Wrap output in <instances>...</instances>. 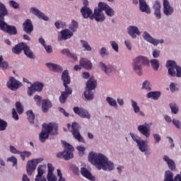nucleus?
Returning <instances> with one entry per match:
<instances>
[{"label": "nucleus", "instance_id": "603ef678", "mask_svg": "<svg viewBox=\"0 0 181 181\" xmlns=\"http://www.w3.org/2000/svg\"><path fill=\"white\" fill-rule=\"evenodd\" d=\"M34 100L36 103L37 105H41L42 104V97H40L39 95H36L34 96Z\"/></svg>", "mask_w": 181, "mask_h": 181}, {"label": "nucleus", "instance_id": "09e8293b", "mask_svg": "<svg viewBox=\"0 0 181 181\" xmlns=\"http://www.w3.org/2000/svg\"><path fill=\"white\" fill-rule=\"evenodd\" d=\"M6 127H8L6 121L0 119V131H5V129H6Z\"/></svg>", "mask_w": 181, "mask_h": 181}, {"label": "nucleus", "instance_id": "774afa93", "mask_svg": "<svg viewBox=\"0 0 181 181\" xmlns=\"http://www.w3.org/2000/svg\"><path fill=\"white\" fill-rule=\"evenodd\" d=\"M43 47L46 50L47 53H52V52H53V49L52 48V45H45Z\"/></svg>", "mask_w": 181, "mask_h": 181}, {"label": "nucleus", "instance_id": "ea45409f", "mask_svg": "<svg viewBox=\"0 0 181 181\" xmlns=\"http://www.w3.org/2000/svg\"><path fill=\"white\" fill-rule=\"evenodd\" d=\"M150 63L151 64V67H153L155 71L159 69V61L158 59H151Z\"/></svg>", "mask_w": 181, "mask_h": 181}, {"label": "nucleus", "instance_id": "39448f33", "mask_svg": "<svg viewBox=\"0 0 181 181\" xmlns=\"http://www.w3.org/2000/svg\"><path fill=\"white\" fill-rule=\"evenodd\" d=\"M166 67L168 69V74L171 77H181V67L177 66V64L175 61L168 60L166 63ZM176 70V71H175Z\"/></svg>", "mask_w": 181, "mask_h": 181}, {"label": "nucleus", "instance_id": "9b49d317", "mask_svg": "<svg viewBox=\"0 0 181 181\" xmlns=\"http://www.w3.org/2000/svg\"><path fill=\"white\" fill-rule=\"evenodd\" d=\"M138 131L146 138H149L151 136V126L148 123H144V124L139 125L138 127Z\"/></svg>", "mask_w": 181, "mask_h": 181}, {"label": "nucleus", "instance_id": "052dcab7", "mask_svg": "<svg viewBox=\"0 0 181 181\" xmlns=\"http://www.w3.org/2000/svg\"><path fill=\"white\" fill-rule=\"evenodd\" d=\"M47 168H48L47 175L53 174V172H54V167H53V165H52V163H48Z\"/></svg>", "mask_w": 181, "mask_h": 181}, {"label": "nucleus", "instance_id": "72a5a7b5", "mask_svg": "<svg viewBox=\"0 0 181 181\" xmlns=\"http://www.w3.org/2000/svg\"><path fill=\"white\" fill-rule=\"evenodd\" d=\"M72 135L76 141H78V142H82V144H84L86 141L84 140V138L82 137L81 134H80V132L78 130H71Z\"/></svg>", "mask_w": 181, "mask_h": 181}, {"label": "nucleus", "instance_id": "a18cd8bd", "mask_svg": "<svg viewBox=\"0 0 181 181\" xmlns=\"http://www.w3.org/2000/svg\"><path fill=\"white\" fill-rule=\"evenodd\" d=\"M132 107L136 114H138V112L141 111V108L138 106V103L134 100H132Z\"/></svg>", "mask_w": 181, "mask_h": 181}, {"label": "nucleus", "instance_id": "69168bd1", "mask_svg": "<svg viewBox=\"0 0 181 181\" xmlns=\"http://www.w3.org/2000/svg\"><path fill=\"white\" fill-rule=\"evenodd\" d=\"M153 139L155 141V144H159V142H160V135L158 134H154Z\"/></svg>", "mask_w": 181, "mask_h": 181}, {"label": "nucleus", "instance_id": "4be33fe9", "mask_svg": "<svg viewBox=\"0 0 181 181\" xmlns=\"http://www.w3.org/2000/svg\"><path fill=\"white\" fill-rule=\"evenodd\" d=\"M97 88V81L94 79L93 76H91L86 82V89L95 90Z\"/></svg>", "mask_w": 181, "mask_h": 181}, {"label": "nucleus", "instance_id": "f03ea898", "mask_svg": "<svg viewBox=\"0 0 181 181\" xmlns=\"http://www.w3.org/2000/svg\"><path fill=\"white\" fill-rule=\"evenodd\" d=\"M62 80L63 81V86L65 87V91L61 93V95L59 96V103H61V104H64L66 101H67L69 95H71L73 93V90L71 88L69 87L68 85L71 83V79L69 75V71L64 70L62 72Z\"/></svg>", "mask_w": 181, "mask_h": 181}, {"label": "nucleus", "instance_id": "bb28decb", "mask_svg": "<svg viewBox=\"0 0 181 181\" xmlns=\"http://www.w3.org/2000/svg\"><path fill=\"white\" fill-rule=\"evenodd\" d=\"M25 42H20L12 48V52L14 53V54H21V53H22V50H23V47H25Z\"/></svg>", "mask_w": 181, "mask_h": 181}, {"label": "nucleus", "instance_id": "1a4fd4ad", "mask_svg": "<svg viewBox=\"0 0 181 181\" xmlns=\"http://www.w3.org/2000/svg\"><path fill=\"white\" fill-rule=\"evenodd\" d=\"M74 114L81 117V118H86L90 119L91 118V115L88 112V111L83 107H74L73 109Z\"/></svg>", "mask_w": 181, "mask_h": 181}, {"label": "nucleus", "instance_id": "bf43d9fd", "mask_svg": "<svg viewBox=\"0 0 181 181\" xmlns=\"http://www.w3.org/2000/svg\"><path fill=\"white\" fill-rule=\"evenodd\" d=\"M9 67V65L8 64V62L3 61L0 64V69H2V70H6Z\"/></svg>", "mask_w": 181, "mask_h": 181}, {"label": "nucleus", "instance_id": "49530a36", "mask_svg": "<svg viewBox=\"0 0 181 181\" xmlns=\"http://www.w3.org/2000/svg\"><path fill=\"white\" fill-rule=\"evenodd\" d=\"M81 43L82 45V47H84L85 50L87 52H91V46L89 45L87 41L81 40Z\"/></svg>", "mask_w": 181, "mask_h": 181}, {"label": "nucleus", "instance_id": "0eeeda50", "mask_svg": "<svg viewBox=\"0 0 181 181\" xmlns=\"http://www.w3.org/2000/svg\"><path fill=\"white\" fill-rule=\"evenodd\" d=\"M0 29L5 32V33H8L10 35H18V30L16 27L14 25H9L5 23V21H1L0 23Z\"/></svg>", "mask_w": 181, "mask_h": 181}, {"label": "nucleus", "instance_id": "338daca9", "mask_svg": "<svg viewBox=\"0 0 181 181\" xmlns=\"http://www.w3.org/2000/svg\"><path fill=\"white\" fill-rule=\"evenodd\" d=\"M132 139H134L135 141V142H136V144H139V142L141 141V138L138 137L137 136H136L135 134H134V133L130 134Z\"/></svg>", "mask_w": 181, "mask_h": 181}, {"label": "nucleus", "instance_id": "cd10ccee", "mask_svg": "<svg viewBox=\"0 0 181 181\" xmlns=\"http://www.w3.org/2000/svg\"><path fill=\"white\" fill-rule=\"evenodd\" d=\"M8 13V10L5 5L2 3H0V23L5 21V16Z\"/></svg>", "mask_w": 181, "mask_h": 181}, {"label": "nucleus", "instance_id": "c03bdc74", "mask_svg": "<svg viewBox=\"0 0 181 181\" xmlns=\"http://www.w3.org/2000/svg\"><path fill=\"white\" fill-rule=\"evenodd\" d=\"M20 155L22 160L25 161V158H30L32 156V153L26 151H21Z\"/></svg>", "mask_w": 181, "mask_h": 181}, {"label": "nucleus", "instance_id": "423d86ee", "mask_svg": "<svg viewBox=\"0 0 181 181\" xmlns=\"http://www.w3.org/2000/svg\"><path fill=\"white\" fill-rule=\"evenodd\" d=\"M62 144L64 145V147L65 148L64 151V159L65 160H69V159H73V151H74V147H73L71 144L66 141H63Z\"/></svg>", "mask_w": 181, "mask_h": 181}, {"label": "nucleus", "instance_id": "e2e57ef3", "mask_svg": "<svg viewBox=\"0 0 181 181\" xmlns=\"http://www.w3.org/2000/svg\"><path fill=\"white\" fill-rule=\"evenodd\" d=\"M12 115L13 119H15L16 121H18V119H19V115H18V112H16V110H15V108L12 109Z\"/></svg>", "mask_w": 181, "mask_h": 181}, {"label": "nucleus", "instance_id": "6e6552de", "mask_svg": "<svg viewBox=\"0 0 181 181\" xmlns=\"http://www.w3.org/2000/svg\"><path fill=\"white\" fill-rule=\"evenodd\" d=\"M43 87H45V86L42 83L35 82L30 87L28 88V95L30 97L33 95V93H36V91L40 93V91L43 90Z\"/></svg>", "mask_w": 181, "mask_h": 181}, {"label": "nucleus", "instance_id": "a878e982", "mask_svg": "<svg viewBox=\"0 0 181 181\" xmlns=\"http://www.w3.org/2000/svg\"><path fill=\"white\" fill-rule=\"evenodd\" d=\"M174 11L175 10L173 8V7H171L170 3H168V4L164 3V4H163V13H164V15H165L166 16H169L170 15H173Z\"/></svg>", "mask_w": 181, "mask_h": 181}, {"label": "nucleus", "instance_id": "473e14b6", "mask_svg": "<svg viewBox=\"0 0 181 181\" xmlns=\"http://www.w3.org/2000/svg\"><path fill=\"white\" fill-rule=\"evenodd\" d=\"M163 160L165 162H167V163L168 165V168H169V169H170V170H176V165L175 164V161H173V160L169 158V157L168 156H164Z\"/></svg>", "mask_w": 181, "mask_h": 181}, {"label": "nucleus", "instance_id": "a19ab883", "mask_svg": "<svg viewBox=\"0 0 181 181\" xmlns=\"http://www.w3.org/2000/svg\"><path fill=\"white\" fill-rule=\"evenodd\" d=\"M78 28V23L76 21H72L71 24L69 25V29L71 30L72 33L76 32Z\"/></svg>", "mask_w": 181, "mask_h": 181}, {"label": "nucleus", "instance_id": "0e129e2a", "mask_svg": "<svg viewBox=\"0 0 181 181\" xmlns=\"http://www.w3.org/2000/svg\"><path fill=\"white\" fill-rule=\"evenodd\" d=\"M100 54L102 57H105L107 56V48L102 47L100 50Z\"/></svg>", "mask_w": 181, "mask_h": 181}, {"label": "nucleus", "instance_id": "ddd939ff", "mask_svg": "<svg viewBox=\"0 0 181 181\" xmlns=\"http://www.w3.org/2000/svg\"><path fill=\"white\" fill-rule=\"evenodd\" d=\"M143 37L144 40H146L149 43H151V45H153L154 46H158L159 43H163V40H161L159 41V40L154 39L148 33V32H144L143 34Z\"/></svg>", "mask_w": 181, "mask_h": 181}, {"label": "nucleus", "instance_id": "412c9836", "mask_svg": "<svg viewBox=\"0 0 181 181\" xmlns=\"http://www.w3.org/2000/svg\"><path fill=\"white\" fill-rule=\"evenodd\" d=\"M153 9L154 10V15L157 19H160V1H159V0L155 1Z\"/></svg>", "mask_w": 181, "mask_h": 181}, {"label": "nucleus", "instance_id": "13d9d810", "mask_svg": "<svg viewBox=\"0 0 181 181\" xmlns=\"http://www.w3.org/2000/svg\"><path fill=\"white\" fill-rule=\"evenodd\" d=\"M10 152H11V153H15L16 155H20L21 153V151L16 149V148H15V146H10Z\"/></svg>", "mask_w": 181, "mask_h": 181}, {"label": "nucleus", "instance_id": "de8ad7c7", "mask_svg": "<svg viewBox=\"0 0 181 181\" xmlns=\"http://www.w3.org/2000/svg\"><path fill=\"white\" fill-rule=\"evenodd\" d=\"M170 108L173 114H176L179 112V108L177 107V105H176V103H170Z\"/></svg>", "mask_w": 181, "mask_h": 181}, {"label": "nucleus", "instance_id": "4d7b16f0", "mask_svg": "<svg viewBox=\"0 0 181 181\" xmlns=\"http://www.w3.org/2000/svg\"><path fill=\"white\" fill-rule=\"evenodd\" d=\"M142 88H145L146 90H148V91H151V86H149V82L148 81H145L143 83Z\"/></svg>", "mask_w": 181, "mask_h": 181}, {"label": "nucleus", "instance_id": "2f4dec72", "mask_svg": "<svg viewBox=\"0 0 181 181\" xmlns=\"http://www.w3.org/2000/svg\"><path fill=\"white\" fill-rule=\"evenodd\" d=\"M23 50L24 52V54H25L28 59H35V54H33V52L30 50V47L28 46L26 43L24 45Z\"/></svg>", "mask_w": 181, "mask_h": 181}, {"label": "nucleus", "instance_id": "3c124183", "mask_svg": "<svg viewBox=\"0 0 181 181\" xmlns=\"http://www.w3.org/2000/svg\"><path fill=\"white\" fill-rule=\"evenodd\" d=\"M172 122L173 125H175V127L177 128V129H180L181 122L180 120H178L177 119H173Z\"/></svg>", "mask_w": 181, "mask_h": 181}, {"label": "nucleus", "instance_id": "6ab92c4d", "mask_svg": "<svg viewBox=\"0 0 181 181\" xmlns=\"http://www.w3.org/2000/svg\"><path fill=\"white\" fill-rule=\"evenodd\" d=\"M30 12L37 16L39 19H42L43 21H49V17H47L45 13H42V11H39V9L32 7L30 8Z\"/></svg>", "mask_w": 181, "mask_h": 181}, {"label": "nucleus", "instance_id": "5701e85b", "mask_svg": "<svg viewBox=\"0 0 181 181\" xmlns=\"http://www.w3.org/2000/svg\"><path fill=\"white\" fill-rule=\"evenodd\" d=\"M128 33L130 35V36L135 39L136 37V35L139 36L141 35V33L139 32V29H138V27L135 26H129L128 28Z\"/></svg>", "mask_w": 181, "mask_h": 181}, {"label": "nucleus", "instance_id": "aec40b11", "mask_svg": "<svg viewBox=\"0 0 181 181\" xmlns=\"http://www.w3.org/2000/svg\"><path fill=\"white\" fill-rule=\"evenodd\" d=\"M81 174L88 180L95 181V177L93 176L91 173L84 167L81 168Z\"/></svg>", "mask_w": 181, "mask_h": 181}, {"label": "nucleus", "instance_id": "393cba45", "mask_svg": "<svg viewBox=\"0 0 181 181\" xmlns=\"http://www.w3.org/2000/svg\"><path fill=\"white\" fill-rule=\"evenodd\" d=\"M46 66L48 69H50L52 71H55L57 73H62V71H63V68H62L60 65L53 63H47Z\"/></svg>", "mask_w": 181, "mask_h": 181}, {"label": "nucleus", "instance_id": "a211bd4d", "mask_svg": "<svg viewBox=\"0 0 181 181\" xmlns=\"http://www.w3.org/2000/svg\"><path fill=\"white\" fill-rule=\"evenodd\" d=\"M61 37H58V40H67V39H70L73 36V32L70 31L69 29H64L61 31Z\"/></svg>", "mask_w": 181, "mask_h": 181}, {"label": "nucleus", "instance_id": "2eb2a0df", "mask_svg": "<svg viewBox=\"0 0 181 181\" xmlns=\"http://www.w3.org/2000/svg\"><path fill=\"white\" fill-rule=\"evenodd\" d=\"M23 30L28 35H31L33 32V24L32 23V21L30 19H27L23 23Z\"/></svg>", "mask_w": 181, "mask_h": 181}, {"label": "nucleus", "instance_id": "5fc2aeb1", "mask_svg": "<svg viewBox=\"0 0 181 181\" xmlns=\"http://www.w3.org/2000/svg\"><path fill=\"white\" fill-rule=\"evenodd\" d=\"M47 179L48 181H57V177H55L54 174H47Z\"/></svg>", "mask_w": 181, "mask_h": 181}, {"label": "nucleus", "instance_id": "b1692460", "mask_svg": "<svg viewBox=\"0 0 181 181\" xmlns=\"http://www.w3.org/2000/svg\"><path fill=\"white\" fill-rule=\"evenodd\" d=\"M139 9L141 12H146V13H151V8H149V6H148L145 0H139Z\"/></svg>", "mask_w": 181, "mask_h": 181}, {"label": "nucleus", "instance_id": "dca6fc26", "mask_svg": "<svg viewBox=\"0 0 181 181\" xmlns=\"http://www.w3.org/2000/svg\"><path fill=\"white\" fill-rule=\"evenodd\" d=\"M98 6H100L102 8V11H105L106 15L107 16H114V13H115V11L108 6V4L104 3V2H99Z\"/></svg>", "mask_w": 181, "mask_h": 181}, {"label": "nucleus", "instance_id": "58836bf2", "mask_svg": "<svg viewBox=\"0 0 181 181\" xmlns=\"http://www.w3.org/2000/svg\"><path fill=\"white\" fill-rule=\"evenodd\" d=\"M45 169H46V166L45 165H40L37 168V175H36L35 179H40V177L43 176V173H45Z\"/></svg>", "mask_w": 181, "mask_h": 181}, {"label": "nucleus", "instance_id": "6e6d98bb", "mask_svg": "<svg viewBox=\"0 0 181 181\" xmlns=\"http://www.w3.org/2000/svg\"><path fill=\"white\" fill-rule=\"evenodd\" d=\"M8 162H11L13 163V166H15V165H17L18 163V159L16 158L11 156L8 158H7Z\"/></svg>", "mask_w": 181, "mask_h": 181}, {"label": "nucleus", "instance_id": "37998d69", "mask_svg": "<svg viewBox=\"0 0 181 181\" xmlns=\"http://www.w3.org/2000/svg\"><path fill=\"white\" fill-rule=\"evenodd\" d=\"M137 145L139 146V148L141 152H146V144H145V141L141 140L137 143Z\"/></svg>", "mask_w": 181, "mask_h": 181}, {"label": "nucleus", "instance_id": "8fccbe9b", "mask_svg": "<svg viewBox=\"0 0 181 181\" xmlns=\"http://www.w3.org/2000/svg\"><path fill=\"white\" fill-rule=\"evenodd\" d=\"M16 108L18 114L21 115L23 113V108L22 107V104H21V102L16 103Z\"/></svg>", "mask_w": 181, "mask_h": 181}, {"label": "nucleus", "instance_id": "f8f14e48", "mask_svg": "<svg viewBox=\"0 0 181 181\" xmlns=\"http://www.w3.org/2000/svg\"><path fill=\"white\" fill-rule=\"evenodd\" d=\"M93 18L97 22H104L105 21V16L103 13V8L101 6H98V8L94 9Z\"/></svg>", "mask_w": 181, "mask_h": 181}, {"label": "nucleus", "instance_id": "c9c22d12", "mask_svg": "<svg viewBox=\"0 0 181 181\" xmlns=\"http://www.w3.org/2000/svg\"><path fill=\"white\" fill-rule=\"evenodd\" d=\"M93 90L91 89H87L84 92V97L86 100H88V101H90V100L94 99V93L92 91Z\"/></svg>", "mask_w": 181, "mask_h": 181}, {"label": "nucleus", "instance_id": "f704fd0d", "mask_svg": "<svg viewBox=\"0 0 181 181\" xmlns=\"http://www.w3.org/2000/svg\"><path fill=\"white\" fill-rule=\"evenodd\" d=\"M160 91H152L149 92L147 94V98H152V100H159V97H160Z\"/></svg>", "mask_w": 181, "mask_h": 181}, {"label": "nucleus", "instance_id": "4c0bfd02", "mask_svg": "<svg viewBox=\"0 0 181 181\" xmlns=\"http://www.w3.org/2000/svg\"><path fill=\"white\" fill-rule=\"evenodd\" d=\"M28 119L30 122V124H35V113H33V111L28 110L27 112Z\"/></svg>", "mask_w": 181, "mask_h": 181}, {"label": "nucleus", "instance_id": "f3484780", "mask_svg": "<svg viewBox=\"0 0 181 181\" xmlns=\"http://www.w3.org/2000/svg\"><path fill=\"white\" fill-rule=\"evenodd\" d=\"M81 13H82V16L85 19H90L93 20L94 19V16H93V11L90 8L84 6L81 9Z\"/></svg>", "mask_w": 181, "mask_h": 181}, {"label": "nucleus", "instance_id": "79ce46f5", "mask_svg": "<svg viewBox=\"0 0 181 181\" xmlns=\"http://www.w3.org/2000/svg\"><path fill=\"white\" fill-rule=\"evenodd\" d=\"M107 103L110 105L111 107H115V108H117V100H114V98L107 97L106 98Z\"/></svg>", "mask_w": 181, "mask_h": 181}, {"label": "nucleus", "instance_id": "7c9ffc66", "mask_svg": "<svg viewBox=\"0 0 181 181\" xmlns=\"http://www.w3.org/2000/svg\"><path fill=\"white\" fill-rule=\"evenodd\" d=\"M99 67H100L101 70L105 71V74L107 75L110 74V73L112 72V70H114V67H112V66H106L105 64L103 62L99 63Z\"/></svg>", "mask_w": 181, "mask_h": 181}, {"label": "nucleus", "instance_id": "c756f323", "mask_svg": "<svg viewBox=\"0 0 181 181\" xmlns=\"http://www.w3.org/2000/svg\"><path fill=\"white\" fill-rule=\"evenodd\" d=\"M52 102L47 99L42 100V110L43 112H47L49 108H52Z\"/></svg>", "mask_w": 181, "mask_h": 181}, {"label": "nucleus", "instance_id": "864d4df0", "mask_svg": "<svg viewBox=\"0 0 181 181\" xmlns=\"http://www.w3.org/2000/svg\"><path fill=\"white\" fill-rule=\"evenodd\" d=\"M110 45L112 46V48L113 49V50H115V52H118V51H119L118 44L117 42H115V41H111Z\"/></svg>", "mask_w": 181, "mask_h": 181}, {"label": "nucleus", "instance_id": "f257e3e1", "mask_svg": "<svg viewBox=\"0 0 181 181\" xmlns=\"http://www.w3.org/2000/svg\"><path fill=\"white\" fill-rule=\"evenodd\" d=\"M88 160L96 166L100 170H112L114 169V163L111 161H108V158L102 153H90L88 155Z\"/></svg>", "mask_w": 181, "mask_h": 181}, {"label": "nucleus", "instance_id": "4468645a", "mask_svg": "<svg viewBox=\"0 0 181 181\" xmlns=\"http://www.w3.org/2000/svg\"><path fill=\"white\" fill-rule=\"evenodd\" d=\"M22 86V83L18 81L13 77L10 78V83H7L8 88L12 90L13 91H16Z\"/></svg>", "mask_w": 181, "mask_h": 181}, {"label": "nucleus", "instance_id": "7ed1b4c3", "mask_svg": "<svg viewBox=\"0 0 181 181\" xmlns=\"http://www.w3.org/2000/svg\"><path fill=\"white\" fill-rule=\"evenodd\" d=\"M42 127L44 129L42 130L39 136L40 142H46L49 135H57L58 128L54 123L44 124Z\"/></svg>", "mask_w": 181, "mask_h": 181}, {"label": "nucleus", "instance_id": "e433bc0d", "mask_svg": "<svg viewBox=\"0 0 181 181\" xmlns=\"http://www.w3.org/2000/svg\"><path fill=\"white\" fill-rule=\"evenodd\" d=\"M62 54H64L67 57H71V59H74V60H77V55L76 54H71L70 52V50L68 49H64L61 51Z\"/></svg>", "mask_w": 181, "mask_h": 181}, {"label": "nucleus", "instance_id": "9d476101", "mask_svg": "<svg viewBox=\"0 0 181 181\" xmlns=\"http://www.w3.org/2000/svg\"><path fill=\"white\" fill-rule=\"evenodd\" d=\"M39 163H40V159H33L31 160H28L26 166L28 175H32L33 171L36 169V166H37V164Z\"/></svg>", "mask_w": 181, "mask_h": 181}, {"label": "nucleus", "instance_id": "c85d7f7f", "mask_svg": "<svg viewBox=\"0 0 181 181\" xmlns=\"http://www.w3.org/2000/svg\"><path fill=\"white\" fill-rule=\"evenodd\" d=\"M81 66L86 70H91V67H93V64L91 62L88 61L87 59L82 58L79 62Z\"/></svg>", "mask_w": 181, "mask_h": 181}, {"label": "nucleus", "instance_id": "680f3d73", "mask_svg": "<svg viewBox=\"0 0 181 181\" xmlns=\"http://www.w3.org/2000/svg\"><path fill=\"white\" fill-rule=\"evenodd\" d=\"M10 6L14 8V9H18L19 8V4L16 3V1L11 0L9 1Z\"/></svg>", "mask_w": 181, "mask_h": 181}, {"label": "nucleus", "instance_id": "20e7f679", "mask_svg": "<svg viewBox=\"0 0 181 181\" xmlns=\"http://www.w3.org/2000/svg\"><path fill=\"white\" fill-rule=\"evenodd\" d=\"M142 66H149V59L146 57H137L133 61V69L139 76H142Z\"/></svg>", "mask_w": 181, "mask_h": 181}]
</instances>
